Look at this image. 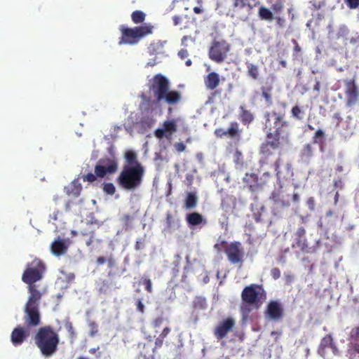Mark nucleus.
Listing matches in <instances>:
<instances>
[{"label": "nucleus", "mask_w": 359, "mask_h": 359, "mask_svg": "<svg viewBox=\"0 0 359 359\" xmlns=\"http://www.w3.org/2000/svg\"><path fill=\"white\" fill-rule=\"evenodd\" d=\"M148 94L142 93L140 95L141 107L147 113L162 112V106H168V113L171 114L173 108L182 100L180 91L170 89L169 80L163 74H157L147 83Z\"/></svg>", "instance_id": "nucleus-1"}, {"label": "nucleus", "mask_w": 359, "mask_h": 359, "mask_svg": "<svg viewBox=\"0 0 359 359\" xmlns=\"http://www.w3.org/2000/svg\"><path fill=\"white\" fill-rule=\"evenodd\" d=\"M121 172L116 178L118 186L126 191H134L142 184L145 168L137 158H126Z\"/></svg>", "instance_id": "nucleus-2"}, {"label": "nucleus", "mask_w": 359, "mask_h": 359, "mask_svg": "<svg viewBox=\"0 0 359 359\" xmlns=\"http://www.w3.org/2000/svg\"><path fill=\"white\" fill-rule=\"evenodd\" d=\"M34 339L35 344L45 357L53 355L57 351L60 342L59 334L50 325L39 328Z\"/></svg>", "instance_id": "nucleus-3"}, {"label": "nucleus", "mask_w": 359, "mask_h": 359, "mask_svg": "<svg viewBox=\"0 0 359 359\" xmlns=\"http://www.w3.org/2000/svg\"><path fill=\"white\" fill-rule=\"evenodd\" d=\"M264 129L268 140L273 139L280 142L284 135H287L289 123L285 119V113L276 111H267L264 114Z\"/></svg>", "instance_id": "nucleus-4"}, {"label": "nucleus", "mask_w": 359, "mask_h": 359, "mask_svg": "<svg viewBox=\"0 0 359 359\" xmlns=\"http://www.w3.org/2000/svg\"><path fill=\"white\" fill-rule=\"evenodd\" d=\"M266 298V293L262 285L250 284L243 288L241 292L243 312L249 313L252 309H259Z\"/></svg>", "instance_id": "nucleus-5"}, {"label": "nucleus", "mask_w": 359, "mask_h": 359, "mask_svg": "<svg viewBox=\"0 0 359 359\" xmlns=\"http://www.w3.org/2000/svg\"><path fill=\"white\" fill-rule=\"evenodd\" d=\"M153 29L154 27L149 24H145L144 25L133 28L121 26L120 28L121 36L118 41V44H137L143 37L151 34Z\"/></svg>", "instance_id": "nucleus-6"}, {"label": "nucleus", "mask_w": 359, "mask_h": 359, "mask_svg": "<svg viewBox=\"0 0 359 359\" xmlns=\"http://www.w3.org/2000/svg\"><path fill=\"white\" fill-rule=\"evenodd\" d=\"M46 270L45 264L40 259L35 258L27 263L22 275V280L25 284L36 283L43 278Z\"/></svg>", "instance_id": "nucleus-7"}, {"label": "nucleus", "mask_w": 359, "mask_h": 359, "mask_svg": "<svg viewBox=\"0 0 359 359\" xmlns=\"http://www.w3.org/2000/svg\"><path fill=\"white\" fill-rule=\"evenodd\" d=\"M231 44L224 39L213 40L208 49L210 60L222 64L226 60L231 51Z\"/></svg>", "instance_id": "nucleus-8"}, {"label": "nucleus", "mask_w": 359, "mask_h": 359, "mask_svg": "<svg viewBox=\"0 0 359 359\" xmlns=\"http://www.w3.org/2000/svg\"><path fill=\"white\" fill-rule=\"evenodd\" d=\"M345 107L349 110L355 109L359 105V87L355 78L344 80Z\"/></svg>", "instance_id": "nucleus-9"}, {"label": "nucleus", "mask_w": 359, "mask_h": 359, "mask_svg": "<svg viewBox=\"0 0 359 359\" xmlns=\"http://www.w3.org/2000/svg\"><path fill=\"white\" fill-rule=\"evenodd\" d=\"M271 178L269 172H264L261 177H258V176L254 173H246L243 177L244 187L249 189L252 192H256L266 186Z\"/></svg>", "instance_id": "nucleus-10"}, {"label": "nucleus", "mask_w": 359, "mask_h": 359, "mask_svg": "<svg viewBox=\"0 0 359 359\" xmlns=\"http://www.w3.org/2000/svg\"><path fill=\"white\" fill-rule=\"evenodd\" d=\"M221 245L223 247L224 252L231 264H243L244 251L240 242H232L228 244L225 241H222Z\"/></svg>", "instance_id": "nucleus-11"}, {"label": "nucleus", "mask_w": 359, "mask_h": 359, "mask_svg": "<svg viewBox=\"0 0 359 359\" xmlns=\"http://www.w3.org/2000/svg\"><path fill=\"white\" fill-rule=\"evenodd\" d=\"M24 313L23 319L27 327H36L41 325V318L39 306L25 304Z\"/></svg>", "instance_id": "nucleus-12"}, {"label": "nucleus", "mask_w": 359, "mask_h": 359, "mask_svg": "<svg viewBox=\"0 0 359 359\" xmlns=\"http://www.w3.org/2000/svg\"><path fill=\"white\" fill-rule=\"evenodd\" d=\"M118 170V162L115 158H101L95 167V173L98 177L115 173Z\"/></svg>", "instance_id": "nucleus-13"}, {"label": "nucleus", "mask_w": 359, "mask_h": 359, "mask_svg": "<svg viewBox=\"0 0 359 359\" xmlns=\"http://www.w3.org/2000/svg\"><path fill=\"white\" fill-rule=\"evenodd\" d=\"M270 200L273 201V204L276 208H288L290 205V195L285 194L283 185L280 183L279 187L275 189L270 196Z\"/></svg>", "instance_id": "nucleus-14"}, {"label": "nucleus", "mask_w": 359, "mask_h": 359, "mask_svg": "<svg viewBox=\"0 0 359 359\" xmlns=\"http://www.w3.org/2000/svg\"><path fill=\"white\" fill-rule=\"evenodd\" d=\"M162 126V128H157L154 131L155 137L160 140L163 137L170 139L172 135L177 130V120L175 118L165 121Z\"/></svg>", "instance_id": "nucleus-15"}, {"label": "nucleus", "mask_w": 359, "mask_h": 359, "mask_svg": "<svg viewBox=\"0 0 359 359\" xmlns=\"http://www.w3.org/2000/svg\"><path fill=\"white\" fill-rule=\"evenodd\" d=\"M266 317L274 321H278L283 318L284 312L281 304L277 301H271L265 311Z\"/></svg>", "instance_id": "nucleus-16"}, {"label": "nucleus", "mask_w": 359, "mask_h": 359, "mask_svg": "<svg viewBox=\"0 0 359 359\" xmlns=\"http://www.w3.org/2000/svg\"><path fill=\"white\" fill-rule=\"evenodd\" d=\"M275 171L278 180L280 178L290 179L293 176V170L289 162H284L278 158L275 163Z\"/></svg>", "instance_id": "nucleus-17"}, {"label": "nucleus", "mask_w": 359, "mask_h": 359, "mask_svg": "<svg viewBox=\"0 0 359 359\" xmlns=\"http://www.w3.org/2000/svg\"><path fill=\"white\" fill-rule=\"evenodd\" d=\"M235 325V320L232 318H227L221 322L215 329L214 334L217 339H224L232 330Z\"/></svg>", "instance_id": "nucleus-18"}, {"label": "nucleus", "mask_w": 359, "mask_h": 359, "mask_svg": "<svg viewBox=\"0 0 359 359\" xmlns=\"http://www.w3.org/2000/svg\"><path fill=\"white\" fill-rule=\"evenodd\" d=\"M93 154L95 156H101V157H114L115 148L111 142L104 140L100 143L97 148L95 146Z\"/></svg>", "instance_id": "nucleus-19"}, {"label": "nucleus", "mask_w": 359, "mask_h": 359, "mask_svg": "<svg viewBox=\"0 0 359 359\" xmlns=\"http://www.w3.org/2000/svg\"><path fill=\"white\" fill-rule=\"evenodd\" d=\"M29 336V330L20 325L13 329L11 334V341L15 346L21 345Z\"/></svg>", "instance_id": "nucleus-20"}, {"label": "nucleus", "mask_w": 359, "mask_h": 359, "mask_svg": "<svg viewBox=\"0 0 359 359\" xmlns=\"http://www.w3.org/2000/svg\"><path fill=\"white\" fill-rule=\"evenodd\" d=\"M27 285L29 297L26 304L39 306L41 299L43 296V292L39 289V286L36 283Z\"/></svg>", "instance_id": "nucleus-21"}, {"label": "nucleus", "mask_w": 359, "mask_h": 359, "mask_svg": "<svg viewBox=\"0 0 359 359\" xmlns=\"http://www.w3.org/2000/svg\"><path fill=\"white\" fill-rule=\"evenodd\" d=\"M205 88L215 90L220 84V76L216 72H210L203 78Z\"/></svg>", "instance_id": "nucleus-22"}, {"label": "nucleus", "mask_w": 359, "mask_h": 359, "mask_svg": "<svg viewBox=\"0 0 359 359\" xmlns=\"http://www.w3.org/2000/svg\"><path fill=\"white\" fill-rule=\"evenodd\" d=\"M68 247L65 240L57 238L51 243L50 250L54 255L60 257L67 252Z\"/></svg>", "instance_id": "nucleus-23"}, {"label": "nucleus", "mask_w": 359, "mask_h": 359, "mask_svg": "<svg viewBox=\"0 0 359 359\" xmlns=\"http://www.w3.org/2000/svg\"><path fill=\"white\" fill-rule=\"evenodd\" d=\"M268 140L261 147V154L264 156H271L273 151L277 149L280 146V142L273 139Z\"/></svg>", "instance_id": "nucleus-24"}, {"label": "nucleus", "mask_w": 359, "mask_h": 359, "mask_svg": "<svg viewBox=\"0 0 359 359\" xmlns=\"http://www.w3.org/2000/svg\"><path fill=\"white\" fill-rule=\"evenodd\" d=\"M186 220L190 226H197L201 224H206L205 219L203 218L202 215L196 212L187 214L186 216Z\"/></svg>", "instance_id": "nucleus-25"}, {"label": "nucleus", "mask_w": 359, "mask_h": 359, "mask_svg": "<svg viewBox=\"0 0 359 359\" xmlns=\"http://www.w3.org/2000/svg\"><path fill=\"white\" fill-rule=\"evenodd\" d=\"M241 130L239 128V124L236 121L231 122L226 130V137L239 141L241 140Z\"/></svg>", "instance_id": "nucleus-26"}, {"label": "nucleus", "mask_w": 359, "mask_h": 359, "mask_svg": "<svg viewBox=\"0 0 359 359\" xmlns=\"http://www.w3.org/2000/svg\"><path fill=\"white\" fill-rule=\"evenodd\" d=\"M333 344V338L331 334H327L320 341V344L318 348V353L320 355L324 356L325 353V349L330 348Z\"/></svg>", "instance_id": "nucleus-27"}, {"label": "nucleus", "mask_w": 359, "mask_h": 359, "mask_svg": "<svg viewBox=\"0 0 359 359\" xmlns=\"http://www.w3.org/2000/svg\"><path fill=\"white\" fill-rule=\"evenodd\" d=\"M198 203V196L196 192H187L184 201V206L187 209H193L196 207Z\"/></svg>", "instance_id": "nucleus-28"}, {"label": "nucleus", "mask_w": 359, "mask_h": 359, "mask_svg": "<svg viewBox=\"0 0 359 359\" xmlns=\"http://www.w3.org/2000/svg\"><path fill=\"white\" fill-rule=\"evenodd\" d=\"M166 227L165 229L168 231H171L175 227L178 228L180 226V219H176L171 212L166 213L165 218Z\"/></svg>", "instance_id": "nucleus-29"}, {"label": "nucleus", "mask_w": 359, "mask_h": 359, "mask_svg": "<svg viewBox=\"0 0 359 359\" xmlns=\"http://www.w3.org/2000/svg\"><path fill=\"white\" fill-rule=\"evenodd\" d=\"M350 338L355 351L359 353V325L352 328Z\"/></svg>", "instance_id": "nucleus-30"}, {"label": "nucleus", "mask_w": 359, "mask_h": 359, "mask_svg": "<svg viewBox=\"0 0 359 359\" xmlns=\"http://www.w3.org/2000/svg\"><path fill=\"white\" fill-rule=\"evenodd\" d=\"M247 67V72L248 76L254 80H257L259 76V69L258 65L250 63L249 62H245Z\"/></svg>", "instance_id": "nucleus-31"}, {"label": "nucleus", "mask_w": 359, "mask_h": 359, "mask_svg": "<svg viewBox=\"0 0 359 359\" xmlns=\"http://www.w3.org/2000/svg\"><path fill=\"white\" fill-rule=\"evenodd\" d=\"M81 185L76 181L72 182L70 187L67 189V194L74 197H78L81 194Z\"/></svg>", "instance_id": "nucleus-32"}, {"label": "nucleus", "mask_w": 359, "mask_h": 359, "mask_svg": "<svg viewBox=\"0 0 359 359\" xmlns=\"http://www.w3.org/2000/svg\"><path fill=\"white\" fill-rule=\"evenodd\" d=\"M241 113L240 115L241 121H242V123L243 124L248 125L253 121V119H254L253 115L252 114V113L250 111L244 109V107H241Z\"/></svg>", "instance_id": "nucleus-33"}, {"label": "nucleus", "mask_w": 359, "mask_h": 359, "mask_svg": "<svg viewBox=\"0 0 359 359\" xmlns=\"http://www.w3.org/2000/svg\"><path fill=\"white\" fill-rule=\"evenodd\" d=\"M292 247L299 248L303 252H306L309 247L306 238H295V242L292 244Z\"/></svg>", "instance_id": "nucleus-34"}, {"label": "nucleus", "mask_w": 359, "mask_h": 359, "mask_svg": "<svg viewBox=\"0 0 359 359\" xmlns=\"http://www.w3.org/2000/svg\"><path fill=\"white\" fill-rule=\"evenodd\" d=\"M272 89L273 87L271 86H262L261 88L262 95L268 105L272 104Z\"/></svg>", "instance_id": "nucleus-35"}, {"label": "nucleus", "mask_w": 359, "mask_h": 359, "mask_svg": "<svg viewBox=\"0 0 359 359\" xmlns=\"http://www.w3.org/2000/svg\"><path fill=\"white\" fill-rule=\"evenodd\" d=\"M258 15L259 18L262 20L271 21L273 18L272 12L264 6H261L259 8Z\"/></svg>", "instance_id": "nucleus-36"}, {"label": "nucleus", "mask_w": 359, "mask_h": 359, "mask_svg": "<svg viewBox=\"0 0 359 359\" xmlns=\"http://www.w3.org/2000/svg\"><path fill=\"white\" fill-rule=\"evenodd\" d=\"M326 135L323 130L318 129L316 131L312 137L313 144H318L322 145L325 141Z\"/></svg>", "instance_id": "nucleus-37"}, {"label": "nucleus", "mask_w": 359, "mask_h": 359, "mask_svg": "<svg viewBox=\"0 0 359 359\" xmlns=\"http://www.w3.org/2000/svg\"><path fill=\"white\" fill-rule=\"evenodd\" d=\"M146 18L145 13L142 11H135L131 14V19L135 24L142 23Z\"/></svg>", "instance_id": "nucleus-38"}, {"label": "nucleus", "mask_w": 359, "mask_h": 359, "mask_svg": "<svg viewBox=\"0 0 359 359\" xmlns=\"http://www.w3.org/2000/svg\"><path fill=\"white\" fill-rule=\"evenodd\" d=\"M292 116L297 120L303 118L304 111L298 105L294 106L291 109Z\"/></svg>", "instance_id": "nucleus-39"}, {"label": "nucleus", "mask_w": 359, "mask_h": 359, "mask_svg": "<svg viewBox=\"0 0 359 359\" xmlns=\"http://www.w3.org/2000/svg\"><path fill=\"white\" fill-rule=\"evenodd\" d=\"M314 147L313 144L304 145L302 151V157H310L313 154Z\"/></svg>", "instance_id": "nucleus-40"}, {"label": "nucleus", "mask_w": 359, "mask_h": 359, "mask_svg": "<svg viewBox=\"0 0 359 359\" xmlns=\"http://www.w3.org/2000/svg\"><path fill=\"white\" fill-rule=\"evenodd\" d=\"M194 306L195 309H205L207 306L205 299L203 297H196L194 301Z\"/></svg>", "instance_id": "nucleus-41"}, {"label": "nucleus", "mask_w": 359, "mask_h": 359, "mask_svg": "<svg viewBox=\"0 0 359 359\" xmlns=\"http://www.w3.org/2000/svg\"><path fill=\"white\" fill-rule=\"evenodd\" d=\"M102 189L103 191L109 195H113L116 192V187L111 182L104 184Z\"/></svg>", "instance_id": "nucleus-42"}, {"label": "nucleus", "mask_w": 359, "mask_h": 359, "mask_svg": "<svg viewBox=\"0 0 359 359\" xmlns=\"http://www.w3.org/2000/svg\"><path fill=\"white\" fill-rule=\"evenodd\" d=\"M141 282L144 285L145 290L148 292L151 293L153 292L152 283L149 278H142Z\"/></svg>", "instance_id": "nucleus-43"}, {"label": "nucleus", "mask_w": 359, "mask_h": 359, "mask_svg": "<svg viewBox=\"0 0 359 359\" xmlns=\"http://www.w3.org/2000/svg\"><path fill=\"white\" fill-rule=\"evenodd\" d=\"M89 327H90V336L94 337L95 336L98 332V325L95 322H90L89 323Z\"/></svg>", "instance_id": "nucleus-44"}, {"label": "nucleus", "mask_w": 359, "mask_h": 359, "mask_svg": "<svg viewBox=\"0 0 359 359\" xmlns=\"http://www.w3.org/2000/svg\"><path fill=\"white\" fill-rule=\"evenodd\" d=\"M164 320H165V318L163 317H162V316H159V317L156 318L151 322L152 327L154 329L160 327L162 325Z\"/></svg>", "instance_id": "nucleus-45"}, {"label": "nucleus", "mask_w": 359, "mask_h": 359, "mask_svg": "<svg viewBox=\"0 0 359 359\" xmlns=\"http://www.w3.org/2000/svg\"><path fill=\"white\" fill-rule=\"evenodd\" d=\"M347 6L351 9L357 8L359 6V0H344Z\"/></svg>", "instance_id": "nucleus-46"}, {"label": "nucleus", "mask_w": 359, "mask_h": 359, "mask_svg": "<svg viewBox=\"0 0 359 359\" xmlns=\"http://www.w3.org/2000/svg\"><path fill=\"white\" fill-rule=\"evenodd\" d=\"M271 8L275 12H280L283 8V4L282 1H280V0L277 1L276 3H274L272 5Z\"/></svg>", "instance_id": "nucleus-47"}, {"label": "nucleus", "mask_w": 359, "mask_h": 359, "mask_svg": "<svg viewBox=\"0 0 359 359\" xmlns=\"http://www.w3.org/2000/svg\"><path fill=\"white\" fill-rule=\"evenodd\" d=\"M81 234L83 236H88V235H89V236H90L89 239L86 241V245L87 246H90L94 243L95 237H94V231H91L89 233H84V232L81 231Z\"/></svg>", "instance_id": "nucleus-48"}, {"label": "nucleus", "mask_w": 359, "mask_h": 359, "mask_svg": "<svg viewBox=\"0 0 359 359\" xmlns=\"http://www.w3.org/2000/svg\"><path fill=\"white\" fill-rule=\"evenodd\" d=\"M271 276L274 280H277L280 277V271L278 268H273L271 270Z\"/></svg>", "instance_id": "nucleus-49"}, {"label": "nucleus", "mask_w": 359, "mask_h": 359, "mask_svg": "<svg viewBox=\"0 0 359 359\" xmlns=\"http://www.w3.org/2000/svg\"><path fill=\"white\" fill-rule=\"evenodd\" d=\"M135 305L137 311H139L141 313H144L145 308L144 304L142 302V299H138L135 303Z\"/></svg>", "instance_id": "nucleus-50"}, {"label": "nucleus", "mask_w": 359, "mask_h": 359, "mask_svg": "<svg viewBox=\"0 0 359 359\" xmlns=\"http://www.w3.org/2000/svg\"><path fill=\"white\" fill-rule=\"evenodd\" d=\"M122 220H123L124 224L126 226H128L130 225L132 221L133 220V217L130 215H124L123 216Z\"/></svg>", "instance_id": "nucleus-51"}, {"label": "nucleus", "mask_w": 359, "mask_h": 359, "mask_svg": "<svg viewBox=\"0 0 359 359\" xmlns=\"http://www.w3.org/2000/svg\"><path fill=\"white\" fill-rule=\"evenodd\" d=\"M302 237H306V229L303 226L299 227L295 233V238Z\"/></svg>", "instance_id": "nucleus-52"}, {"label": "nucleus", "mask_w": 359, "mask_h": 359, "mask_svg": "<svg viewBox=\"0 0 359 359\" xmlns=\"http://www.w3.org/2000/svg\"><path fill=\"white\" fill-rule=\"evenodd\" d=\"M96 177H97L95 173H88L86 175L83 176V180L88 181L89 182H93L96 180Z\"/></svg>", "instance_id": "nucleus-53"}, {"label": "nucleus", "mask_w": 359, "mask_h": 359, "mask_svg": "<svg viewBox=\"0 0 359 359\" xmlns=\"http://www.w3.org/2000/svg\"><path fill=\"white\" fill-rule=\"evenodd\" d=\"M174 147L178 152H182L186 149V146L182 142H176Z\"/></svg>", "instance_id": "nucleus-54"}, {"label": "nucleus", "mask_w": 359, "mask_h": 359, "mask_svg": "<svg viewBox=\"0 0 359 359\" xmlns=\"http://www.w3.org/2000/svg\"><path fill=\"white\" fill-rule=\"evenodd\" d=\"M215 134L218 137H226V130H224L223 128L216 129Z\"/></svg>", "instance_id": "nucleus-55"}, {"label": "nucleus", "mask_w": 359, "mask_h": 359, "mask_svg": "<svg viewBox=\"0 0 359 359\" xmlns=\"http://www.w3.org/2000/svg\"><path fill=\"white\" fill-rule=\"evenodd\" d=\"M332 119L336 122L337 126H339L342 121V118L340 113L339 112L334 113L333 114Z\"/></svg>", "instance_id": "nucleus-56"}, {"label": "nucleus", "mask_w": 359, "mask_h": 359, "mask_svg": "<svg viewBox=\"0 0 359 359\" xmlns=\"http://www.w3.org/2000/svg\"><path fill=\"white\" fill-rule=\"evenodd\" d=\"M163 340L164 339L163 338H161V337L158 336L155 340L154 350L161 348L163 344Z\"/></svg>", "instance_id": "nucleus-57"}, {"label": "nucleus", "mask_w": 359, "mask_h": 359, "mask_svg": "<svg viewBox=\"0 0 359 359\" xmlns=\"http://www.w3.org/2000/svg\"><path fill=\"white\" fill-rule=\"evenodd\" d=\"M171 332V329L169 327H165L161 332V333L159 334V337L161 338H163V339L167 337V336L170 334Z\"/></svg>", "instance_id": "nucleus-58"}, {"label": "nucleus", "mask_w": 359, "mask_h": 359, "mask_svg": "<svg viewBox=\"0 0 359 359\" xmlns=\"http://www.w3.org/2000/svg\"><path fill=\"white\" fill-rule=\"evenodd\" d=\"M227 201H231L232 203H234V198H233L232 197H228L227 198H226V199L222 201V208L223 209H224L226 212L228 211V207L226 205Z\"/></svg>", "instance_id": "nucleus-59"}, {"label": "nucleus", "mask_w": 359, "mask_h": 359, "mask_svg": "<svg viewBox=\"0 0 359 359\" xmlns=\"http://www.w3.org/2000/svg\"><path fill=\"white\" fill-rule=\"evenodd\" d=\"M178 56L182 60L187 58L189 56L188 50L187 49H181L178 52Z\"/></svg>", "instance_id": "nucleus-60"}, {"label": "nucleus", "mask_w": 359, "mask_h": 359, "mask_svg": "<svg viewBox=\"0 0 359 359\" xmlns=\"http://www.w3.org/2000/svg\"><path fill=\"white\" fill-rule=\"evenodd\" d=\"M106 262H107L109 268H112V267H114L115 266V263H116L115 262V259H114V258L113 257L112 255H111L109 257H108L107 259Z\"/></svg>", "instance_id": "nucleus-61"}, {"label": "nucleus", "mask_w": 359, "mask_h": 359, "mask_svg": "<svg viewBox=\"0 0 359 359\" xmlns=\"http://www.w3.org/2000/svg\"><path fill=\"white\" fill-rule=\"evenodd\" d=\"M172 21H173L174 25L177 26L182 23V18L180 16L175 15L172 17Z\"/></svg>", "instance_id": "nucleus-62"}, {"label": "nucleus", "mask_w": 359, "mask_h": 359, "mask_svg": "<svg viewBox=\"0 0 359 359\" xmlns=\"http://www.w3.org/2000/svg\"><path fill=\"white\" fill-rule=\"evenodd\" d=\"M348 33V29L346 27H341L338 32V37L345 36Z\"/></svg>", "instance_id": "nucleus-63"}, {"label": "nucleus", "mask_w": 359, "mask_h": 359, "mask_svg": "<svg viewBox=\"0 0 359 359\" xmlns=\"http://www.w3.org/2000/svg\"><path fill=\"white\" fill-rule=\"evenodd\" d=\"M66 327H67V331L70 333L71 336L74 337V331L72 324L71 323H69L68 324H67Z\"/></svg>", "instance_id": "nucleus-64"}]
</instances>
